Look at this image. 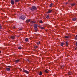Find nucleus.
<instances>
[{"instance_id": "f257e3e1", "label": "nucleus", "mask_w": 77, "mask_h": 77, "mask_svg": "<svg viewBox=\"0 0 77 77\" xmlns=\"http://www.w3.org/2000/svg\"><path fill=\"white\" fill-rule=\"evenodd\" d=\"M30 10L31 11H35V10H37V8L35 6H32Z\"/></svg>"}, {"instance_id": "f03ea898", "label": "nucleus", "mask_w": 77, "mask_h": 77, "mask_svg": "<svg viewBox=\"0 0 77 77\" xmlns=\"http://www.w3.org/2000/svg\"><path fill=\"white\" fill-rule=\"evenodd\" d=\"M26 18V16L24 15L22 16L19 17V19L20 20H25Z\"/></svg>"}, {"instance_id": "7ed1b4c3", "label": "nucleus", "mask_w": 77, "mask_h": 77, "mask_svg": "<svg viewBox=\"0 0 77 77\" xmlns=\"http://www.w3.org/2000/svg\"><path fill=\"white\" fill-rule=\"evenodd\" d=\"M23 72H25V73H26V74H29V72L27 71L26 70H24L23 71Z\"/></svg>"}, {"instance_id": "20e7f679", "label": "nucleus", "mask_w": 77, "mask_h": 77, "mask_svg": "<svg viewBox=\"0 0 77 77\" xmlns=\"http://www.w3.org/2000/svg\"><path fill=\"white\" fill-rule=\"evenodd\" d=\"M51 12H52V10L49 9L47 12V14H51Z\"/></svg>"}, {"instance_id": "39448f33", "label": "nucleus", "mask_w": 77, "mask_h": 77, "mask_svg": "<svg viewBox=\"0 0 77 77\" xmlns=\"http://www.w3.org/2000/svg\"><path fill=\"white\" fill-rule=\"evenodd\" d=\"M34 27L35 29H37L38 27V25L37 24H35L34 25Z\"/></svg>"}, {"instance_id": "423d86ee", "label": "nucleus", "mask_w": 77, "mask_h": 77, "mask_svg": "<svg viewBox=\"0 0 77 77\" xmlns=\"http://www.w3.org/2000/svg\"><path fill=\"white\" fill-rule=\"evenodd\" d=\"M11 3L12 5H14V1L13 0H11Z\"/></svg>"}, {"instance_id": "0eeeda50", "label": "nucleus", "mask_w": 77, "mask_h": 77, "mask_svg": "<svg viewBox=\"0 0 77 77\" xmlns=\"http://www.w3.org/2000/svg\"><path fill=\"white\" fill-rule=\"evenodd\" d=\"M77 20V18L76 17H75L74 18L72 19V20L73 21H75L76 20Z\"/></svg>"}, {"instance_id": "6e6552de", "label": "nucleus", "mask_w": 77, "mask_h": 77, "mask_svg": "<svg viewBox=\"0 0 77 77\" xmlns=\"http://www.w3.org/2000/svg\"><path fill=\"white\" fill-rule=\"evenodd\" d=\"M11 39H15V37L14 36H11Z\"/></svg>"}, {"instance_id": "1a4fd4ad", "label": "nucleus", "mask_w": 77, "mask_h": 77, "mask_svg": "<svg viewBox=\"0 0 77 77\" xmlns=\"http://www.w3.org/2000/svg\"><path fill=\"white\" fill-rule=\"evenodd\" d=\"M29 38H26L25 39V42H28V41H29Z\"/></svg>"}, {"instance_id": "9d476101", "label": "nucleus", "mask_w": 77, "mask_h": 77, "mask_svg": "<svg viewBox=\"0 0 77 77\" xmlns=\"http://www.w3.org/2000/svg\"><path fill=\"white\" fill-rule=\"evenodd\" d=\"M6 70L7 71H10V68H6Z\"/></svg>"}, {"instance_id": "9b49d317", "label": "nucleus", "mask_w": 77, "mask_h": 77, "mask_svg": "<svg viewBox=\"0 0 77 77\" xmlns=\"http://www.w3.org/2000/svg\"><path fill=\"white\" fill-rule=\"evenodd\" d=\"M30 21V19L27 20H26V23H29Z\"/></svg>"}, {"instance_id": "f8f14e48", "label": "nucleus", "mask_w": 77, "mask_h": 77, "mask_svg": "<svg viewBox=\"0 0 77 77\" xmlns=\"http://www.w3.org/2000/svg\"><path fill=\"white\" fill-rule=\"evenodd\" d=\"M53 5V3L49 5L50 8H51Z\"/></svg>"}, {"instance_id": "ddd939ff", "label": "nucleus", "mask_w": 77, "mask_h": 77, "mask_svg": "<svg viewBox=\"0 0 77 77\" xmlns=\"http://www.w3.org/2000/svg\"><path fill=\"white\" fill-rule=\"evenodd\" d=\"M75 4H71V5L72 6H75Z\"/></svg>"}, {"instance_id": "4468645a", "label": "nucleus", "mask_w": 77, "mask_h": 77, "mask_svg": "<svg viewBox=\"0 0 77 77\" xmlns=\"http://www.w3.org/2000/svg\"><path fill=\"white\" fill-rule=\"evenodd\" d=\"M15 62L16 63H18V62H20V60H16Z\"/></svg>"}, {"instance_id": "2eb2a0df", "label": "nucleus", "mask_w": 77, "mask_h": 77, "mask_svg": "<svg viewBox=\"0 0 77 77\" xmlns=\"http://www.w3.org/2000/svg\"><path fill=\"white\" fill-rule=\"evenodd\" d=\"M64 38H66V39H68V38H69V36H65Z\"/></svg>"}, {"instance_id": "dca6fc26", "label": "nucleus", "mask_w": 77, "mask_h": 77, "mask_svg": "<svg viewBox=\"0 0 77 77\" xmlns=\"http://www.w3.org/2000/svg\"><path fill=\"white\" fill-rule=\"evenodd\" d=\"M75 41L77 39V35L75 36Z\"/></svg>"}, {"instance_id": "f3484780", "label": "nucleus", "mask_w": 77, "mask_h": 77, "mask_svg": "<svg viewBox=\"0 0 77 77\" xmlns=\"http://www.w3.org/2000/svg\"><path fill=\"white\" fill-rule=\"evenodd\" d=\"M66 45L67 46H68V42H66Z\"/></svg>"}, {"instance_id": "a211bd4d", "label": "nucleus", "mask_w": 77, "mask_h": 77, "mask_svg": "<svg viewBox=\"0 0 77 77\" xmlns=\"http://www.w3.org/2000/svg\"><path fill=\"white\" fill-rule=\"evenodd\" d=\"M18 48L19 50H21V47L20 46L18 47Z\"/></svg>"}, {"instance_id": "6ab92c4d", "label": "nucleus", "mask_w": 77, "mask_h": 77, "mask_svg": "<svg viewBox=\"0 0 77 77\" xmlns=\"http://www.w3.org/2000/svg\"><path fill=\"white\" fill-rule=\"evenodd\" d=\"M63 43H62L60 44V45H61V46H63Z\"/></svg>"}, {"instance_id": "aec40b11", "label": "nucleus", "mask_w": 77, "mask_h": 77, "mask_svg": "<svg viewBox=\"0 0 77 77\" xmlns=\"http://www.w3.org/2000/svg\"><path fill=\"white\" fill-rule=\"evenodd\" d=\"M45 72H46V73H48V71H47V69L45 71Z\"/></svg>"}, {"instance_id": "412c9836", "label": "nucleus", "mask_w": 77, "mask_h": 77, "mask_svg": "<svg viewBox=\"0 0 77 77\" xmlns=\"http://www.w3.org/2000/svg\"><path fill=\"white\" fill-rule=\"evenodd\" d=\"M19 1H20V0H15V2H19Z\"/></svg>"}, {"instance_id": "4be33fe9", "label": "nucleus", "mask_w": 77, "mask_h": 77, "mask_svg": "<svg viewBox=\"0 0 77 77\" xmlns=\"http://www.w3.org/2000/svg\"><path fill=\"white\" fill-rule=\"evenodd\" d=\"M42 75V72H40L39 73V75Z\"/></svg>"}, {"instance_id": "5701e85b", "label": "nucleus", "mask_w": 77, "mask_h": 77, "mask_svg": "<svg viewBox=\"0 0 77 77\" xmlns=\"http://www.w3.org/2000/svg\"><path fill=\"white\" fill-rule=\"evenodd\" d=\"M50 17L48 15H47L46 17V18H49Z\"/></svg>"}, {"instance_id": "b1692460", "label": "nucleus", "mask_w": 77, "mask_h": 77, "mask_svg": "<svg viewBox=\"0 0 77 77\" xmlns=\"http://www.w3.org/2000/svg\"><path fill=\"white\" fill-rule=\"evenodd\" d=\"M40 29H44V27H40Z\"/></svg>"}, {"instance_id": "393cba45", "label": "nucleus", "mask_w": 77, "mask_h": 77, "mask_svg": "<svg viewBox=\"0 0 77 77\" xmlns=\"http://www.w3.org/2000/svg\"><path fill=\"white\" fill-rule=\"evenodd\" d=\"M2 28H3V27H2V26H1V24H0V29H2Z\"/></svg>"}, {"instance_id": "a878e982", "label": "nucleus", "mask_w": 77, "mask_h": 77, "mask_svg": "<svg viewBox=\"0 0 77 77\" xmlns=\"http://www.w3.org/2000/svg\"><path fill=\"white\" fill-rule=\"evenodd\" d=\"M40 44V42H37L38 45H39Z\"/></svg>"}, {"instance_id": "bb28decb", "label": "nucleus", "mask_w": 77, "mask_h": 77, "mask_svg": "<svg viewBox=\"0 0 77 77\" xmlns=\"http://www.w3.org/2000/svg\"><path fill=\"white\" fill-rule=\"evenodd\" d=\"M32 23H36L35 21H32L31 22Z\"/></svg>"}, {"instance_id": "cd10ccee", "label": "nucleus", "mask_w": 77, "mask_h": 77, "mask_svg": "<svg viewBox=\"0 0 77 77\" xmlns=\"http://www.w3.org/2000/svg\"><path fill=\"white\" fill-rule=\"evenodd\" d=\"M40 23H42V20H41L39 22Z\"/></svg>"}, {"instance_id": "c85d7f7f", "label": "nucleus", "mask_w": 77, "mask_h": 77, "mask_svg": "<svg viewBox=\"0 0 77 77\" xmlns=\"http://www.w3.org/2000/svg\"><path fill=\"white\" fill-rule=\"evenodd\" d=\"M7 67H9V68H12L11 67V66H8Z\"/></svg>"}, {"instance_id": "c756f323", "label": "nucleus", "mask_w": 77, "mask_h": 77, "mask_svg": "<svg viewBox=\"0 0 77 77\" xmlns=\"http://www.w3.org/2000/svg\"><path fill=\"white\" fill-rule=\"evenodd\" d=\"M35 48H38V46H35Z\"/></svg>"}, {"instance_id": "7c9ffc66", "label": "nucleus", "mask_w": 77, "mask_h": 77, "mask_svg": "<svg viewBox=\"0 0 77 77\" xmlns=\"http://www.w3.org/2000/svg\"><path fill=\"white\" fill-rule=\"evenodd\" d=\"M22 30V29H19V30Z\"/></svg>"}, {"instance_id": "2f4dec72", "label": "nucleus", "mask_w": 77, "mask_h": 77, "mask_svg": "<svg viewBox=\"0 0 77 77\" xmlns=\"http://www.w3.org/2000/svg\"><path fill=\"white\" fill-rule=\"evenodd\" d=\"M76 46H77V42H76Z\"/></svg>"}, {"instance_id": "473e14b6", "label": "nucleus", "mask_w": 77, "mask_h": 77, "mask_svg": "<svg viewBox=\"0 0 77 77\" xmlns=\"http://www.w3.org/2000/svg\"><path fill=\"white\" fill-rule=\"evenodd\" d=\"M14 29H15V26H14Z\"/></svg>"}, {"instance_id": "72a5a7b5", "label": "nucleus", "mask_w": 77, "mask_h": 77, "mask_svg": "<svg viewBox=\"0 0 77 77\" xmlns=\"http://www.w3.org/2000/svg\"><path fill=\"white\" fill-rule=\"evenodd\" d=\"M75 50H77V49H76V48H75Z\"/></svg>"}, {"instance_id": "f704fd0d", "label": "nucleus", "mask_w": 77, "mask_h": 77, "mask_svg": "<svg viewBox=\"0 0 77 77\" xmlns=\"http://www.w3.org/2000/svg\"><path fill=\"white\" fill-rule=\"evenodd\" d=\"M1 51H0V53H1Z\"/></svg>"}, {"instance_id": "c9c22d12", "label": "nucleus", "mask_w": 77, "mask_h": 77, "mask_svg": "<svg viewBox=\"0 0 77 77\" xmlns=\"http://www.w3.org/2000/svg\"><path fill=\"white\" fill-rule=\"evenodd\" d=\"M69 75H71V74H69Z\"/></svg>"}, {"instance_id": "e433bc0d", "label": "nucleus", "mask_w": 77, "mask_h": 77, "mask_svg": "<svg viewBox=\"0 0 77 77\" xmlns=\"http://www.w3.org/2000/svg\"><path fill=\"white\" fill-rule=\"evenodd\" d=\"M36 30V31H38V30Z\"/></svg>"}]
</instances>
